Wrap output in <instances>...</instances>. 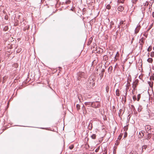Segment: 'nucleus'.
<instances>
[{"instance_id":"0eeeda50","label":"nucleus","mask_w":154,"mask_h":154,"mask_svg":"<svg viewBox=\"0 0 154 154\" xmlns=\"http://www.w3.org/2000/svg\"><path fill=\"white\" fill-rule=\"evenodd\" d=\"M120 91H119V89H117L116 91V95L117 96H120Z\"/></svg>"},{"instance_id":"ddd939ff","label":"nucleus","mask_w":154,"mask_h":154,"mask_svg":"<svg viewBox=\"0 0 154 154\" xmlns=\"http://www.w3.org/2000/svg\"><path fill=\"white\" fill-rule=\"evenodd\" d=\"M147 147V146L146 145H143L142 147V152H143V149H146Z\"/></svg>"},{"instance_id":"72a5a7b5","label":"nucleus","mask_w":154,"mask_h":154,"mask_svg":"<svg viewBox=\"0 0 154 154\" xmlns=\"http://www.w3.org/2000/svg\"><path fill=\"white\" fill-rule=\"evenodd\" d=\"M141 107V106H139V108L138 109V112H140V111H141V109H140V107Z\"/></svg>"},{"instance_id":"5701e85b","label":"nucleus","mask_w":154,"mask_h":154,"mask_svg":"<svg viewBox=\"0 0 154 154\" xmlns=\"http://www.w3.org/2000/svg\"><path fill=\"white\" fill-rule=\"evenodd\" d=\"M76 108L78 110L80 109V106L79 104H77L76 105Z\"/></svg>"},{"instance_id":"393cba45","label":"nucleus","mask_w":154,"mask_h":154,"mask_svg":"<svg viewBox=\"0 0 154 154\" xmlns=\"http://www.w3.org/2000/svg\"><path fill=\"white\" fill-rule=\"evenodd\" d=\"M150 56L151 57H154V52L152 51L150 53Z\"/></svg>"},{"instance_id":"6ab92c4d","label":"nucleus","mask_w":154,"mask_h":154,"mask_svg":"<svg viewBox=\"0 0 154 154\" xmlns=\"http://www.w3.org/2000/svg\"><path fill=\"white\" fill-rule=\"evenodd\" d=\"M125 0H118L117 2L119 3H123Z\"/></svg>"},{"instance_id":"9b49d317","label":"nucleus","mask_w":154,"mask_h":154,"mask_svg":"<svg viewBox=\"0 0 154 154\" xmlns=\"http://www.w3.org/2000/svg\"><path fill=\"white\" fill-rule=\"evenodd\" d=\"M153 23H152L149 26V28L147 29V30H146V32H149V30L151 29V28L153 26Z\"/></svg>"},{"instance_id":"0e129e2a","label":"nucleus","mask_w":154,"mask_h":154,"mask_svg":"<svg viewBox=\"0 0 154 154\" xmlns=\"http://www.w3.org/2000/svg\"><path fill=\"white\" fill-rule=\"evenodd\" d=\"M117 55V54H116V56H115V58L116 57V56H117V55Z\"/></svg>"},{"instance_id":"7c9ffc66","label":"nucleus","mask_w":154,"mask_h":154,"mask_svg":"<svg viewBox=\"0 0 154 154\" xmlns=\"http://www.w3.org/2000/svg\"><path fill=\"white\" fill-rule=\"evenodd\" d=\"M106 92H107V93H108V92H109V87H108V86H107L106 87Z\"/></svg>"},{"instance_id":"6e6552de","label":"nucleus","mask_w":154,"mask_h":154,"mask_svg":"<svg viewBox=\"0 0 154 154\" xmlns=\"http://www.w3.org/2000/svg\"><path fill=\"white\" fill-rule=\"evenodd\" d=\"M151 133H149L147 134V136L146 138V139L149 140L151 138Z\"/></svg>"},{"instance_id":"473e14b6","label":"nucleus","mask_w":154,"mask_h":154,"mask_svg":"<svg viewBox=\"0 0 154 154\" xmlns=\"http://www.w3.org/2000/svg\"><path fill=\"white\" fill-rule=\"evenodd\" d=\"M103 58L105 60H106L108 58V57L106 56V55H104L103 56Z\"/></svg>"},{"instance_id":"680f3d73","label":"nucleus","mask_w":154,"mask_h":154,"mask_svg":"<svg viewBox=\"0 0 154 154\" xmlns=\"http://www.w3.org/2000/svg\"><path fill=\"white\" fill-rule=\"evenodd\" d=\"M152 69H154V66L152 67Z\"/></svg>"},{"instance_id":"423d86ee","label":"nucleus","mask_w":154,"mask_h":154,"mask_svg":"<svg viewBox=\"0 0 154 154\" xmlns=\"http://www.w3.org/2000/svg\"><path fill=\"white\" fill-rule=\"evenodd\" d=\"M124 9V8L122 6H119L118 8V10L120 11H122Z\"/></svg>"},{"instance_id":"79ce46f5","label":"nucleus","mask_w":154,"mask_h":154,"mask_svg":"<svg viewBox=\"0 0 154 154\" xmlns=\"http://www.w3.org/2000/svg\"><path fill=\"white\" fill-rule=\"evenodd\" d=\"M110 24L112 25L114 24V23L112 21H111L110 23Z\"/></svg>"},{"instance_id":"39448f33","label":"nucleus","mask_w":154,"mask_h":154,"mask_svg":"<svg viewBox=\"0 0 154 154\" xmlns=\"http://www.w3.org/2000/svg\"><path fill=\"white\" fill-rule=\"evenodd\" d=\"M92 124L91 122V121L90 122V123H89L88 128V129L90 130H91L92 128Z\"/></svg>"},{"instance_id":"6e6d98bb","label":"nucleus","mask_w":154,"mask_h":154,"mask_svg":"<svg viewBox=\"0 0 154 154\" xmlns=\"http://www.w3.org/2000/svg\"><path fill=\"white\" fill-rule=\"evenodd\" d=\"M85 108V106L84 105L83 106L82 108Z\"/></svg>"},{"instance_id":"58836bf2","label":"nucleus","mask_w":154,"mask_h":154,"mask_svg":"<svg viewBox=\"0 0 154 154\" xmlns=\"http://www.w3.org/2000/svg\"><path fill=\"white\" fill-rule=\"evenodd\" d=\"M127 95V92H126L125 94V95L124 96L125 99H126V96Z\"/></svg>"},{"instance_id":"9d476101","label":"nucleus","mask_w":154,"mask_h":154,"mask_svg":"<svg viewBox=\"0 0 154 154\" xmlns=\"http://www.w3.org/2000/svg\"><path fill=\"white\" fill-rule=\"evenodd\" d=\"M147 61L149 63H151L153 61V59L151 58H149L147 60Z\"/></svg>"},{"instance_id":"2eb2a0df","label":"nucleus","mask_w":154,"mask_h":154,"mask_svg":"<svg viewBox=\"0 0 154 154\" xmlns=\"http://www.w3.org/2000/svg\"><path fill=\"white\" fill-rule=\"evenodd\" d=\"M8 27L7 26H5L4 28H3V30L5 31H7L8 29Z\"/></svg>"},{"instance_id":"412c9836","label":"nucleus","mask_w":154,"mask_h":154,"mask_svg":"<svg viewBox=\"0 0 154 154\" xmlns=\"http://www.w3.org/2000/svg\"><path fill=\"white\" fill-rule=\"evenodd\" d=\"M152 49V47L151 46H149L148 48L147 49V51L148 52H149L151 51Z\"/></svg>"},{"instance_id":"c03bdc74","label":"nucleus","mask_w":154,"mask_h":154,"mask_svg":"<svg viewBox=\"0 0 154 154\" xmlns=\"http://www.w3.org/2000/svg\"><path fill=\"white\" fill-rule=\"evenodd\" d=\"M21 50H20V49H19L18 50H17V52H20V51H21Z\"/></svg>"},{"instance_id":"8fccbe9b","label":"nucleus","mask_w":154,"mask_h":154,"mask_svg":"<svg viewBox=\"0 0 154 154\" xmlns=\"http://www.w3.org/2000/svg\"><path fill=\"white\" fill-rule=\"evenodd\" d=\"M122 111V109H120L119 110V112H121V111Z\"/></svg>"},{"instance_id":"f3484780","label":"nucleus","mask_w":154,"mask_h":154,"mask_svg":"<svg viewBox=\"0 0 154 154\" xmlns=\"http://www.w3.org/2000/svg\"><path fill=\"white\" fill-rule=\"evenodd\" d=\"M91 102H85L84 104L86 106L89 105L91 106Z\"/></svg>"},{"instance_id":"20e7f679","label":"nucleus","mask_w":154,"mask_h":154,"mask_svg":"<svg viewBox=\"0 0 154 154\" xmlns=\"http://www.w3.org/2000/svg\"><path fill=\"white\" fill-rule=\"evenodd\" d=\"M140 26L139 25V24H138L137 26L136 27V28H135V33L136 34L139 31V30L140 29Z\"/></svg>"},{"instance_id":"3c124183","label":"nucleus","mask_w":154,"mask_h":154,"mask_svg":"<svg viewBox=\"0 0 154 154\" xmlns=\"http://www.w3.org/2000/svg\"><path fill=\"white\" fill-rule=\"evenodd\" d=\"M131 106L132 107L134 108V106L133 105H131Z\"/></svg>"},{"instance_id":"69168bd1","label":"nucleus","mask_w":154,"mask_h":154,"mask_svg":"<svg viewBox=\"0 0 154 154\" xmlns=\"http://www.w3.org/2000/svg\"><path fill=\"white\" fill-rule=\"evenodd\" d=\"M153 50H154V47H153Z\"/></svg>"},{"instance_id":"052dcab7","label":"nucleus","mask_w":154,"mask_h":154,"mask_svg":"<svg viewBox=\"0 0 154 154\" xmlns=\"http://www.w3.org/2000/svg\"><path fill=\"white\" fill-rule=\"evenodd\" d=\"M98 69H96V71H98Z\"/></svg>"},{"instance_id":"338daca9","label":"nucleus","mask_w":154,"mask_h":154,"mask_svg":"<svg viewBox=\"0 0 154 154\" xmlns=\"http://www.w3.org/2000/svg\"><path fill=\"white\" fill-rule=\"evenodd\" d=\"M125 102H126V100H125Z\"/></svg>"},{"instance_id":"e433bc0d","label":"nucleus","mask_w":154,"mask_h":154,"mask_svg":"<svg viewBox=\"0 0 154 154\" xmlns=\"http://www.w3.org/2000/svg\"><path fill=\"white\" fill-rule=\"evenodd\" d=\"M132 3L134 4H135L136 3V1H135V0H132Z\"/></svg>"},{"instance_id":"a211bd4d","label":"nucleus","mask_w":154,"mask_h":154,"mask_svg":"<svg viewBox=\"0 0 154 154\" xmlns=\"http://www.w3.org/2000/svg\"><path fill=\"white\" fill-rule=\"evenodd\" d=\"M84 74V72H81V73H79L78 75L80 77H82V76H83V75Z\"/></svg>"},{"instance_id":"4c0bfd02","label":"nucleus","mask_w":154,"mask_h":154,"mask_svg":"<svg viewBox=\"0 0 154 154\" xmlns=\"http://www.w3.org/2000/svg\"><path fill=\"white\" fill-rule=\"evenodd\" d=\"M141 133H142V135H141V134H140V133H139V134H140V136H141V137H142L143 136V133H142V132H141ZM140 138H141V137H140Z\"/></svg>"},{"instance_id":"49530a36","label":"nucleus","mask_w":154,"mask_h":154,"mask_svg":"<svg viewBox=\"0 0 154 154\" xmlns=\"http://www.w3.org/2000/svg\"><path fill=\"white\" fill-rule=\"evenodd\" d=\"M152 16L154 17V12H153L152 14Z\"/></svg>"},{"instance_id":"aec40b11","label":"nucleus","mask_w":154,"mask_h":154,"mask_svg":"<svg viewBox=\"0 0 154 154\" xmlns=\"http://www.w3.org/2000/svg\"><path fill=\"white\" fill-rule=\"evenodd\" d=\"M106 8L108 10H109L111 8V6L109 4L107 5L106 6Z\"/></svg>"},{"instance_id":"bb28decb","label":"nucleus","mask_w":154,"mask_h":154,"mask_svg":"<svg viewBox=\"0 0 154 154\" xmlns=\"http://www.w3.org/2000/svg\"><path fill=\"white\" fill-rule=\"evenodd\" d=\"M128 134L126 131H125L124 133V138H126Z\"/></svg>"},{"instance_id":"13d9d810","label":"nucleus","mask_w":154,"mask_h":154,"mask_svg":"<svg viewBox=\"0 0 154 154\" xmlns=\"http://www.w3.org/2000/svg\"><path fill=\"white\" fill-rule=\"evenodd\" d=\"M141 39H144V38L143 37H142V38H141Z\"/></svg>"},{"instance_id":"f257e3e1","label":"nucleus","mask_w":154,"mask_h":154,"mask_svg":"<svg viewBox=\"0 0 154 154\" xmlns=\"http://www.w3.org/2000/svg\"><path fill=\"white\" fill-rule=\"evenodd\" d=\"M87 85L90 87H93L94 85V80L93 76H90L87 82Z\"/></svg>"},{"instance_id":"ea45409f","label":"nucleus","mask_w":154,"mask_h":154,"mask_svg":"<svg viewBox=\"0 0 154 154\" xmlns=\"http://www.w3.org/2000/svg\"><path fill=\"white\" fill-rule=\"evenodd\" d=\"M134 40V38H133L131 39V44H132V43H133V42Z\"/></svg>"},{"instance_id":"dca6fc26","label":"nucleus","mask_w":154,"mask_h":154,"mask_svg":"<svg viewBox=\"0 0 154 154\" xmlns=\"http://www.w3.org/2000/svg\"><path fill=\"white\" fill-rule=\"evenodd\" d=\"M129 154H137V153L136 151H132L130 152Z\"/></svg>"},{"instance_id":"c9c22d12","label":"nucleus","mask_w":154,"mask_h":154,"mask_svg":"<svg viewBox=\"0 0 154 154\" xmlns=\"http://www.w3.org/2000/svg\"><path fill=\"white\" fill-rule=\"evenodd\" d=\"M73 147H74V146H70L69 147V149H72L73 148Z\"/></svg>"},{"instance_id":"774afa93","label":"nucleus","mask_w":154,"mask_h":154,"mask_svg":"<svg viewBox=\"0 0 154 154\" xmlns=\"http://www.w3.org/2000/svg\"><path fill=\"white\" fill-rule=\"evenodd\" d=\"M148 3H147V6L148 5Z\"/></svg>"},{"instance_id":"37998d69","label":"nucleus","mask_w":154,"mask_h":154,"mask_svg":"<svg viewBox=\"0 0 154 154\" xmlns=\"http://www.w3.org/2000/svg\"><path fill=\"white\" fill-rule=\"evenodd\" d=\"M143 35L144 36H145L146 38H147V35H145V34H144Z\"/></svg>"},{"instance_id":"7ed1b4c3","label":"nucleus","mask_w":154,"mask_h":154,"mask_svg":"<svg viewBox=\"0 0 154 154\" xmlns=\"http://www.w3.org/2000/svg\"><path fill=\"white\" fill-rule=\"evenodd\" d=\"M105 72V69L103 68L101 69V72L99 74V75L100 76V79H101L103 76L104 72Z\"/></svg>"},{"instance_id":"f03ea898","label":"nucleus","mask_w":154,"mask_h":154,"mask_svg":"<svg viewBox=\"0 0 154 154\" xmlns=\"http://www.w3.org/2000/svg\"><path fill=\"white\" fill-rule=\"evenodd\" d=\"M100 106V103L98 101L91 102V106L95 108H99Z\"/></svg>"},{"instance_id":"b1692460","label":"nucleus","mask_w":154,"mask_h":154,"mask_svg":"<svg viewBox=\"0 0 154 154\" xmlns=\"http://www.w3.org/2000/svg\"><path fill=\"white\" fill-rule=\"evenodd\" d=\"M150 80L151 81H153L154 80V76H151L149 78Z\"/></svg>"},{"instance_id":"c756f323","label":"nucleus","mask_w":154,"mask_h":154,"mask_svg":"<svg viewBox=\"0 0 154 154\" xmlns=\"http://www.w3.org/2000/svg\"><path fill=\"white\" fill-rule=\"evenodd\" d=\"M8 16L7 15H5L4 17L5 19L6 20H8Z\"/></svg>"},{"instance_id":"bf43d9fd","label":"nucleus","mask_w":154,"mask_h":154,"mask_svg":"<svg viewBox=\"0 0 154 154\" xmlns=\"http://www.w3.org/2000/svg\"><path fill=\"white\" fill-rule=\"evenodd\" d=\"M18 89H21V88L20 87H19L18 88Z\"/></svg>"},{"instance_id":"c85d7f7f","label":"nucleus","mask_w":154,"mask_h":154,"mask_svg":"<svg viewBox=\"0 0 154 154\" xmlns=\"http://www.w3.org/2000/svg\"><path fill=\"white\" fill-rule=\"evenodd\" d=\"M128 128L127 126H125L123 128L124 131H126L128 130Z\"/></svg>"},{"instance_id":"a18cd8bd","label":"nucleus","mask_w":154,"mask_h":154,"mask_svg":"<svg viewBox=\"0 0 154 154\" xmlns=\"http://www.w3.org/2000/svg\"><path fill=\"white\" fill-rule=\"evenodd\" d=\"M111 70H112V66H111ZM110 68H111V66H110L109 68H108V70H109L110 69Z\"/></svg>"},{"instance_id":"f8f14e48","label":"nucleus","mask_w":154,"mask_h":154,"mask_svg":"<svg viewBox=\"0 0 154 154\" xmlns=\"http://www.w3.org/2000/svg\"><path fill=\"white\" fill-rule=\"evenodd\" d=\"M145 8L144 7H142L141 8V10L142 11V13L143 14V15H144V11L145 10Z\"/></svg>"},{"instance_id":"5fc2aeb1","label":"nucleus","mask_w":154,"mask_h":154,"mask_svg":"<svg viewBox=\"0 0 154 154\" xmlns=\"http://www.w3.org/2000/svg\"><path fill=\"white\" fill-rule=\"evenodd\" d=\"M112 108H113V109H114V108H115V106H112Z\"/></svg>"},{"instance_id":"e2e57ef3","label":"nucleus","mask_w":154,"mask_h":154,"mask_svg":"<svg viewBox=\"0 0 154 154\" xmlns=\"http://www.w3.org/2000/svg\"><path fill=\"white\" fill-rule=\"evenodd\" d=\"M148 54H149V55H148V57H149V53H148Z\"/></svg>"},{"instance_id":"603ef678","label":"nucleus","mask_w":154,"mask_h":154,"mask_svg":"<svg viewBox=\"0 0 154 154\" xmlns=\"http://www.w3.org/2000/svg\"><path fill=\"white\" fill-rule=\"evenodd\" d=\"M110 28H111L112 27V25L111 24L110 25Z\"/></svg>"},{"instance_id":"4468645a","label":"nucleus","mask_w":154,"mask_h":154,"mask_svg":"<svg viewBox=\"0 0 154 154\" xmlns=\"http://www.w3.org/2000/svg\"><path fill=\"white\" fill-rule=\"evenodd\" d=\"M96 135L95 134H93L91 136V137L92 139H95L96 138Z\"/></svg>"},{"instance_id":"09e8293b","label":"nucleus","mask_w":154,"mask_h":154,"mask_svg":"<svg viewBox=\"0 0 154 154\" xmlns=\"http://www.w3.org/2000/svg\"><path fill=\"white\" fill-rule=\"evenodd\" d=\"M141 42H142L143 43H144V41L143 40H142L141 41Z\"/></svg>"},{"instance_id":"2f4dec72","label":"nucleus","mask_w":154,"mask_h":154,"mask_svg":"<svg viewBox=\"0 0 154 154\" xmlns=\"http://www.w3.org/2000/svg\"><path fill=\"white\" fill-rule=\"evenodd\" d=\"M151 137L152 139L154 140V133L153 134H151Z\"/></svg>"},{"instance_id":"f704fd0d","label":"nucleus","mask_w":154,"mask_h":154,"mask_svg":"<svg viewBox=\"0 0 154 154\" xmlns=\"http://www.w3.org/2000/svg\"><path fill=\"white\" fill-rule=\"evenodd\" d=\"M133 99L134 100H135L136 99V97L135 96H134L133 97Z\"/></svg>"},{"instance_id":"cd10ccee","label":"nucleus","mask_w":154,"mask_h":154,"mask_svg":"<svg viewBox=\"0 0 154 154\" xmlns=\"http://www.w3.org/2000/svg\"><path fill=\"white\" fill-rule=\"evenodd\" d=\"M140 94H139L137 95V100L138 101H139L140 98Z\"/></svg>"},{"instance_id":"a19ab883","label":"nucleus","mask_w":154,"mask_h":154,"mask_svg":"<svg viewBox=\"0 0 154 154\" xmlns=\"http://www.w3.org/2000/svg\"><path fill=\"white\" fill-rule=\"evenodd\" d=\"M99 149V147H98V148H97V149H96L95 150V152H97V150H98V149Z\"/></svg>"},{"instance_id":"a878e982","label":"nucleus","mask_w":154,"mask_h":154,"mask_svg":"<svg viewBox=\"0 0 154 154\" xmlns=\"http://www.w3.org/2000/svg\"><path fill=\"white\" fill-rule=\"evenodd\" d=\"M70 0H66L65 2V3L66 4H68L70 3Z\"/></svg>"},{"instance_id":"1a4fd4ad","label":"nucleus","mask_w":154,"mask_h":154,"mask_svg":"<svg viewBox=\"0 0 154 154\" xmlns=\"http://www.w3.org/2000/svg\"><path fill=\"white\" fill-rule=\"evenodd\" d=\"M148 83L149 84V86L150 87H152L153 85V82H150L148 81Z\"/></svg>"},{"instance_id":"4be33fe9","label":"nucleus","mask_w":154,"mask_h":154,"mask_svg":"<svg viewBox=\"0 0 154 154\" xmlns=\"http://www.w3.org/2000/svg\"><path fill=\"white\" fill-rule=\"evenodd\" d=\"M123 134H121L118 137V139L119 140H121V139L122 138V135H123Z\"/></svg>"},{"instance_id":"de8ad7c7","label":"nucleus","mask_w":154,"mask_h":154,"mask_svg":"<svg viewBox=\"0 0 154 154\" xmlns=\"http://www.w3.org/2000/svg\"><path fill=\"white\" fill-rule=\"evenodd\" d=\"M130 115H128V118H129V119H130Z\"/></svg>"},{"instance_id":"4d7b16f0","label":"nucleus","mask_w":154,"mask_h":154,"mask_svg":"<svg viewBox=\"0 0 154 154\" xmlns=\"http://www.w3.org/2000/svg\"><path fill=\"white\" fill-rule=\"evenodd\" d=\"M41 128V129H44V128Z\"/></svg>"},{"instance_id":"864d4df0","label":"nucleus","mask_w":154,"mask_h":154,"mask_svg":"<svg viewBox=\"0 0 154 154\" xmlns=\"http://www.w3.org/2000/svg\"><path fill=\"white\" fill-rule=\"evenodd\" d=\"M118 31H117L116 32V35H117V33H118Z\"/></svg>"}]
</instances>
